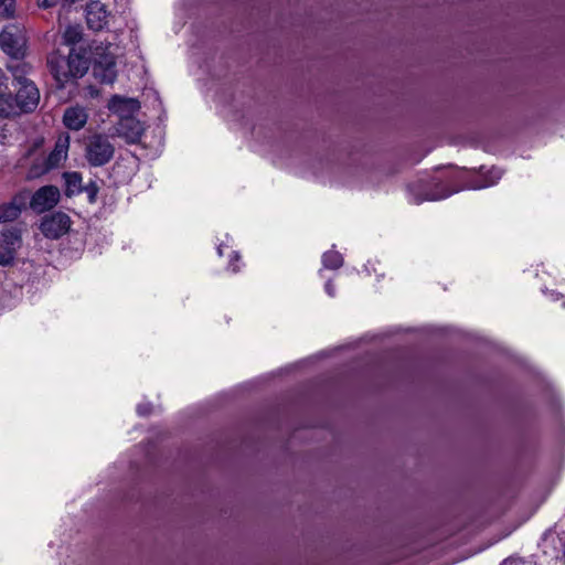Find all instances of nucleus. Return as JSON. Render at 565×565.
Listing matches in <instances>:
<instances>
[{
    "mask_svg": "<svg viewBox=\"0 0 565 565\" xmlns=\"http://www.w3.org/2000/svg\"><path fill=\"white\" fill-rule=\"evenodd\" d=\"M109 108L120 116L115 127L116 135L125 139L127 143L139 142L145 127L140 120L131 116L132 113L140 108L139 103L132 98L114 96L109 103Z\"/></svg>",
    "mask_w": 565,
    "mask_h": 565,
    "instance_id": "2",
    "label": "nucleus"
},
{
    "mask_svg": "<svg viewBox=\"0 0 565 565\" xmlns=\"http://www.w3.org/2000/svg\"><path fill=\"white\" fill-rule=\"evenodd\" d=\"M88 119V114L84 107L73 106L65 109L63 115L64 125L71 130L82 129Z\"/></svg>",
    "mask_w": 565,
    "mask_h": 565,
    "instance_id": "11",
    "label": "nucleus"
},
{
    "mask_svg": "<svg viewBox=\"0 0 565 565\" xmlns=\"http://www.w3.org/2000/svg\"><path fill=\"white\" fill-rule=\"evenodd\" d=\"M21 207L15 202L3 203L0 205V223L12 222L19 217Z\"/></svg>",
    "mask_w": 565,
    "mask_h": 565,
    "instance_id": "13",
    "label": "nucleus"
},
{
    "mask_svg": "<svg viewBox=\"0 0 565 565\" xmlns=\"http://www.w3.org/2000/svg\"><path fill=\"white\" fill-rule=\"evenodd\" d=\"M70 147V138L60 137L54 146V149L47 157H43V167L35 171L34 174H44L50 170L57 168L67 158Z\"/></svg>",
    "mask_w": 565,
    "mask_h": 565,
    "instance_id": "7",
    "label": "nucleus"
},
{
    "mask_svg": "<svg viewBox=\"0 0 565 565\" xmlns=\"http://www.w3.org/2000/svg\"><path fill=\"white\" fill-rule=\"evenodd\" d=\"M21 233L17 228H10L2 232V242L1 244L9 248L14 255L17 250L21 247Z\"/></svg>",
    "mask_w": 565,
    "mask_h": 565,
    "instance_id": "12",
    "label": "nucleus"
},
{
    "mask_svg": "<svg viewBox=\"0 0 565 565\" xmlns=\"http://www.w3.org/2000/svg\"><path fill=\"white\" fill-rule=\"evenodd\" d=\"M26 38L22 25L10 23L0 33V47L12 57H21L24 54Z\"/></svg>",
    "mask_w": 565,
    "mask_h": 565,
    "instance_id": "4",
    "label": "nucleus"
},
{
    "mask_svg": "<svg viewBox=\"0 0 565 565\" xmlns=\"http://www.w3.org/2000/svg\"><path fill=\"white\" fill-rule=\"evenodd\" d=\"M72 221L66 213L55 212L43 217L40 228L42 234L50 239H57L71 228Z\"/></svg>",
    "mask_w": 565,
    "mask_h": 565,
    "instance_id": "5",
    "label": "nucleus"
},
{
    "mask_svg": "<svg viewBox=\"0 0 565 565\" xmlns=\"http://www.w3.org/2000/svg\"><path fill=\"white\" fill-rule=\"evenodd\" d=\"M63 42L66 45H74L82 40V29L78 25H68L63 33Z\"/></svg>",
    "mask_w": 565,
    "mask_h": 565,
    "instance_id": "16",
    "label": "nucleus"
},
{
    "mask_svg": "<svg viewBox=\"0 0 565 565\" xmlns=\"http://www.w3.org/2000/svg\"><path fill=\"white\" fill-rule=\"evenodd\" d=\"M322 262L324 267L329 269H338L342 266V255L335 250H330L323 254Z\"/></svg>",
    "mask_w": 565,
    "mask_h": 565,
    "instance_id": "17",
    "label": "nucleus"
},
{
    "mask_svg": "<svg viewBox=\"0 0 565 565\" xmlns=\"http://www.w3.org/2000/svg\"><path fill=\"white\" fill-rule=\"evenodd\" d=\"M326 290L327 292L330 295V296H334V287L332 286V284L330 281H328L326 284Z\"/></svg>",
    "mask_w": 565,
    "mask_h": 565,
    "instance_id": "24",
    "label": "nucleus"
},
{
    "mask_svg": "<svg viewBox=\"0 0 565 565\" xmlns=\"http://www.w3.org/2000/svg\"><path fill=\"white\" fill-rule=\"evenodd\" d=\"M238 258H239V255H238V254H235V255H234V259H235V260H238Z\"/></svg>",
    "mask_w": 565,
    "mask_h": 565,
    "instance_id": "28",
    "label": "nucleus"
},
{
    "mask_svg": "<svg viewBox=\"0 0 565 565\" xmlns=\"http://www.w3.org/2000/svg\"><path fill=\"white\" fill-rule=\"evenodd\" d=\"M108 12L100 1H93L86 7V21L89 29L102 30L107 23Z\"/></svg>",
    "mask_w": 565,
    "mask_h": 565,
    "instance_id": "10",
    "label": "nucleus"
},
{
    "mask_svg": "<svg viewBox=\"0 0 565 565\" xmlns=\"http://www.w3.org/2000/svg\"><path fill=\"white\" fill-rule=\"evenodd\" d=\"M493 183H494V182L487 183V184H480V185H477V186H475V188H476V189H482V188L488 186V185H491V184H493Z\"/></svg>",
    "mask_w": 565,
    "mask_h": 565,
    "instance_id": "26",
    "label": "nucleus"
},
{
    "mask_svg": "<svg viewBox=\"0 0 565 565\" xmlns=\"http://www.w3.org/2000/svg\"><path fill=\"white\" fill-rule=\"evenodd\" d=\"M23 113L33 111L40 102V92L33 82H23L15 95Z\"/></svg>",
    "mask_w": 565,
    "mask_h": 565,
    "instance_id": "9",
    "label": "nucleus"
},
{
    "mask_svg": "<svg viewBox=\"0 0 565 565\" xmlns=\"http://www.w3.org/2000/svg\"><path fill=\"white\" fill-rule=\"evenodd\" d=\"M15 255L2 244H0V265L7 266L12 263Z\"/></svg>",
    "mask_w": 565,
    "mask_h": 565,
    "instance_id": "19",
    "label": "nucleus"
},
{
    "mask_svg": "<svg viewBox=\"0 0 565 565\" xmlns=\"http://www.w3.org/2000/svg\"><path fill=\"white\" fill-rule=\"evenodd\" d=\"M63 178L66 183V194L72 195L81 191L82 175L78 172H65Z\"/></svg>",
    "mask_w": 565,
    "mask_h": 565,
    "instance_id": "15",
    "label": "nucleus"
},
{
    "mask_svg": "<svg viewBox=\"0 0 565 565\" xmlns=\"http://www.w3.org/2000/svg\"><path fill=\"white\" fill-rule=\"evenodd\" d=\"M232 270H233L234 273H236L238 269H237V267H232Z\"/></svg>",
    "mask_w": 565,
    "mask_h": 565,
    "instance_id": "29",
    "label": "nucleus"
},
{
    "mask_svg": "<svg viewBox=\"0 0 565 565\" xmlns=\"http://www.w3.org/2000/svg\"><path fill=\"white\" fill-rule=\"evenodd\" d=\"M115 154V146L109 137L103 134L90 136L85 145V158L92 167L107 164Z\"/></svg>",
    "mask_w": 565,
    "mask_h": 565,
    "instance_id": "3",
    "label": "nucleus"
},
{
    "mask_svg": "<svg viewBox=\"0 0 565 565\" xmlns=\"http://www.w3.org/2000/svg\"><path fill=\"white\" fill-rule=\"evenodd\" d=\"M137 411H138V413H139L140 415H147V414H149V409H148V407H143V406H141V405H139V406H138Z\"/></svg>",
    "mask_w": 565,
    "mask_h": 565,
    "instance_id": "25",
    "label": "nucleus"
},
{
    "mask_svg": "<svg viewBox=\"0 0 565 565\" xmlns=\"http://www.w3.org/2000/svg\"><path fill=\"white\" fill-rule=\"evenodd\" d=\"M9 71L12 73L13 79L17 85H22L23 82H31L26 78V74L30 71V66L22 62H17L9 66Z\"/></svg>",
    "mask_w": 565,
    "mask_h": 565,
    "instance_id": "14",
    "label": "nucleus"
},
{
    "mask_svg": "<svg viewBox=\"0 0 565 565\" xmlns=\"http://www.w3.org/2000/svg\"><path fill=\"white\" fill-rule=\"evenodd\" d=\"M60 190L54 185H44L33 194L30 206L38 213L53 209L60 201Z\"/></svg>",
    "mask_w": 565,
    "mask_h": 565,
    "instance_id": "6",
    "label": "nucleus"
},
{
    "mask_svg": "<svg viewBox=\"0 0 565 565\" xmlns=\"http://www.w3.org/2000/svg\"><path fill=\"white\" fill-rule=\"evenodd\" d=\"M94 76L104 84H113L117 77L116 61L113 54H104L95 61Z\"/></svg>",
    "mask_w": 565,
    "mask_h": 565,
    "instance_id": "8",
    "label": "nucleus"
},
{
    "mask_svg": "<svg viewBox=\"0 0 565 565\" xmlns=\"http://www.w3.org/2000/svg\"><path fill=\"white\" fill-rule=\"evenodd\" d=\"M47 67L56 82V86L63 88L72 79L86 74L88 61L83 53L71 47L67 55L61 54L60 51L51 53L47 56Z\"/></svg>",
    "mask_w": 565,
    "mask_h": 565,
    "instance_id": "1",
    "label": "nucleus"
},
{
    "mask_svg": "<svg viewBox=\"0 0 565 565\" xmlns=\"http://www.w3.org/2000/svg\"><path fill=\"white\" fill-rule=\"evenodd\" d=\"M42 167H43V157L38 158L34 161V163L32 164V167L29 170L28 177L31 179L39 178L41 174H34V173H35V171L40 170Z\"/></svg>",
    "mask_w": 565,
    "mask_h": 565,
    "instance_id": "21",
    "label": "nucleus"
},
{
    "mask_svg": "<svg viewBox=\"0 0 565 565\" xmlns=\"http://www.w3.org/2000/svg\"><path fill=\"white\" fill-rule=\"evenodd\" d=\"M98 185L95 182H90L85 186V192L88 195L89 202H95L97 193H98Z\"/></svg>",
    "mask_w": 565,
    "mask_h": 565,
    "instance_id": "20",
    "label": "nucleus"
},
{
    "mask_svg": "<svg viewBox=\"0 0 565 565\" xmlns=\"http://www.w3.org/2000/svg\"><path fill=\"white\" fill-rule=\"evenodd\" d=\"M14 13V0H0V14L3 17H12Z\"/></svg>",
    "mask_w": 565,
    "mask_h": 565,
    "instance_id": "18",
    "label": "nucleus"
},
{
    "mask_svg": "<svg viewBox=\"0 0 565 565\" xmlns=\"http://www.w3.org/2000/svg\"><path fill=\"white\" fill-rule=\"evenodd\" d=\"M449 195H450L449 192H444L441 194H431V193H429V194H426L425 198L422 199V201H424V200L435 201V200L445 199V198H447ZM418 202H420V200Z\"/></svg>",
    "mask_w": 565,
    "mask_h": 565,
    "instance_id": "22",
    "label": "nucleus"
},
{
    "mask_svg": "<svg viewBox=\"0 0 565 565\" xmlns=\"http://www.w3.org/2000/svg\"><path fill=\"white\" fill-rule=\"evenodd\" d=\"M60 0H38L39 7L43 9L53 8L58 3Z\"/></svg>",
    "mask_w": 565,
    "mask_h": 565,
    "instance_id": "23",
    "label": "nucleus"
},
{
    "mask_svg": "<svg viewBox=\"0 0 565 565\" xmlns=\"http://www.w3.org/2000/svg\"><path fill=\"white\" fill-rule=\"evenodd\" d=\"M495 173H497V179H500V177H501L500 171L495 170Z\"/></svg>",
    "mask_w": 565,
    "mask_h": 565,
    "instance_id": "27",
    "label": "nucleus"
}]
</instances>
